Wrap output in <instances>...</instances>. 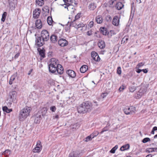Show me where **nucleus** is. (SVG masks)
Returning <instances> with one entry per match:
<instances>
[{
	"label": "nucleus",
	"instance_id": "obj_1",
	"mask_svg": "<svg viewBox=\"0 0 157 157\" xmlns=\"http://www.w3.org/2000/svg\"><path fill=\"white\" fill-rule=\"evenodd\" d=\"M92 103L89 101L83 102L78 107L77 110L80 113H85L90 111L92 108Z\"/></svg>",
	"mask_w": 157,
	"mask_h": 157
},
{
	"label": "nucleus",
	"instance_id": "obj_2",
	"mask_svg": "<svg viewBox=\"0 0 157 157\" xmlns=\"http://www.w3.org/2000/svg\"><path fill=\"white\" fill-rule=\"evenodd\" d=\"M31 108L26 106L21 110L19 112L18 118L20 121H23L29 116L31 110Z\"/></svg>",
	"mask_w": 157,
	"mask_h": 157
},
{
	"label": "nucleus",
	"instance_id": "obj_3",
	"mask_svg": "<svg viewBox=\"0 0 157 157\" xmlns=\"http://www.w3.org/2000/svg\"><path fill=\"white\" fill-rule=\"evenodd\" d=\"M50 63L48 65V68L50 72L54 73L56 72L57 69V65L58 63L55 58H52L51 59Z\"/></svg>",
	"mask_w": 157,
	"mask_h": 157
},
{
	"label": "nucleus",
	"instance_id": "obj_4",
	"mask_svg": "<svg viewBox=\"0 0 157 157\" xmlns=\"http://www.w3.org/2000/svg\"><path fill=\"white\" fill-rule=\"evenodd\" d=\"M17 96V93L15 91H13L10 92L9 94V101L7 103V104L10 105L12 102L16 100Z\"/></svg>",
	"mask_w": 157,
	"mask_h": 157
},
{
	"label": "nucleus",
	"instance_id": "obj_5",
	"mask_svg": "<svg viewBox=\"0 0 157 157\" xmlns=\"http://www.w3.org/2000/svg\"><path fill=\"white\" fill-rule=\"evenodd\" d=\"M124 113L127 115L135 113L136 111V108L132 106L129 107L125 108L124 109Z\"/></svg>",
	"mask_w": 157,
	"mask_h": 157
},
{
	"label": "nucleus",
	"instance_id": "obj_6",
	"mask_svg": "<svg viewBox=\"0 0 157 157\" xmlns=\"http://www.w3.org/2000/svg\"><path fill=\"white\" fill-rule=\"evenodd\" d=\"M40 36L45 41H47L49 39V34L47 30H44L41 32Z\"/></svg>",
	"mask_w": 157,
	"mask_h": 157
},
{
	"label": "nucleus",
	"instance_id": "obj_7",
	"mask_svg": "<svg viewBox=\"0 0 157 157\" xmlns=\"http://www.w3.org/2000/svg\"><path fill=\"white\" fill-rule=\"evenodd\" d=\"M71 25L77 29L81 28L80 29L81 30H82V28L84 26V25L82 23H80L78 24V23H76V22H75V21H73L72 22Z\"/></svg>",
	"mask_w": 157,
	"mask_h": 157
},
{
	"label": "nucleus",
	"instance_id": "obj_8",
	"mask_svg": "<svg viewBox=\"0 0 157 157\" xmlns=\"http://www.w3.org/2000/svg\"><path fill=\"white\" fill-rule=\"evenodd\" d=\"M36 43L37 45L39 47L42 46L45 43V41H46L43 39L41 36L38 37L36 38Z\"/></svg>",
	"mask_w": 157,
	"mask_h": 157
},
{
	"label": "nucleus",
	"instance_id": "obj_9",
	"mask_svg": "<svg viewBox=\"0 0 157 157\" xmlns=\"http://www.w3.org/2000/svg\"><path fill=\"white\" fill-rule=\"evenodd\" d=\"M91 57L93 59L96 61L98 62L100 60V58L98 53L94 52L93 51L91 53Z\"/></svg>",
	"mask_w": 157,
	"mask_h": 157
},
{
	"label": "nucleus",
	"instance_id": "obj_10",
	"mask_svg": "<svg viewBox=\"0 0 157 157\" xmlns=\"http://www.w3.org/2000/svg\"><path fill=\"white\" fill-rule=\"evenodd\" d=\"M59 44L61 47H64L68 44L67 41L65 39L61 38L58 41Z\"/></svg>",
	"mask_w": 157,
	"mask_h": 157
},
{
	"label": "nucleus",
	"instance_id": "obj_11",
	"mask_svg": "<svg viewBox=\"0 0 157 157\" xmlns=\"http://www.w3.org/2000/svg\"><path fill=\"white\" fill-rule=\"evenodd\" d=\"M41 114L40 112L38 113L35 115L34 122L36 124L39 123L42 119Z\"/></svg>",
	"mask_w": 157,
	"mask_h": 157
},
{
	"label": "nucleus",
	"instance_id": "obj_12",
	"mask_svg": "<svg viewBox=\"0 0 157 157\" xmlns=\"http://www.w3.org/2000/svg\"><path fill=\"white\" fill-rule=\"evenodd\" d=\"M41 10L39 8H37L33 12V17L34 18H38L40 13Z\"/></svg>",
	"mask_w": 157,
	"mask_h": 157
},
{
	"label": "nucleus",
	"instance_id": "obj_13",
	"mask_svg": "<svg viewBox=\"0 0 157 157\" xmlns=\"http://www.w3.org/2000/svg\"><path fill=\"white\" fill-rule=\"evenodd\" d=\"M119 23V18L117 16H115L113 19L112 23L113 25L117 26L118 25Z\"/></svg>",
	"mask_w": 157,
	"mask_h": 157
},
{
	"label": "nucleus",
	"instance_id": "obj_14",
	"mask_svg": "<svg viewBox=\"0 0 157 157\" xmlns=\"http://www.w3.org/2000/svg\"><path fill=\"white\" fill-rule=\"evenodd\" d=\"M57 69L56 71H57L58 73L61 75L63 73V67L61 65L59 64L58 63L57 65Z\"/></svg>",
	"mask_w": 157,
	"mask_h": 157
},
{
	"label": "nucleus",
	"instance_id": "obj_15",
	"mask_svg": "<svg viewBox=\"0 0 157 157\" xmlns=\"http://www.w3.org/2000/svg\"><path fill=\"white\" fill-rule=\"evenodd\" d=\"M67 74L70 77L74 78L76 76L75 72L71 70H69L67 71Z\"/></svg>",
	"mask_w": 157,
	"mask_h": 157
},
{
	"label": "nucleus",
	"instance_id": "obj_16",
	"mask_svg": "<svg viewBox=\"0 0 157 157\" xmlns=\"http://www.w3.org/2000/svg\"><path fill=\"white\" fill-rule=\"evenodd\" d=\"M100 31L101 33L104 35H108L109 34L107 29L104 27H101L100 29Z\"/></svg>",
	"mask_w": 157,
	"mask_h": 157
},
{
	"label": "nucleus",
	"instance_id": "obj_17",
	"mask_svg": "<svg viewBox=\"0 0 157 157\" xmlns=\"http://www.w3.org/2000/svg\"><path fill=\"white\" fill-rule=\"evenodd\" d=\"M10 8L11 9L14 10L16 6V0H9Z\"/></svg>",
	"mask_w": 157,
	"mask_h": 157
},
{
	"label": "nucleus",
	"instance_id": "obj_18",
	"mask_svg": "<svg viewBox=\"0 0 157 157\" xmlns=\"http://www.w3.org/2000/svg\"><path fill=\"white\" fill-rule=\"evenodd\" d=\"M35 25L36 28L39 29H40L42 27V23L41 20L38 19L36 20Z\"/></svg>",
	"mask_w": 157,
	"mask_h": 157
},
{
	"label": "nucleus",
	"instance_id": "obj_19",
	"mask_svg": "<svg viewBox=\"0 0 157 157\" xmlns=\"http://www.w3.org/2000/svg\"><path fill=\"white\" fill-rule=\"evenodd\" d=\"M95 21L98 24H101L102 23L103 19L101 15H98L95 18Z\"/></svg>",
	"mask_w": 157,
	"mask_h": 157
},
{
	"label": "nucleus",
	"instance_id": "obj_20",
	"mask_svg": "<svg viewBox=\"0 0 157 157\" xmlns=\"http://www.w3.org/2000/svg\"><path fill=\"white\" fill-rule=\"evenodd\" d=\"M145 92L144 90H143L142 88L140 89L137 93V96H136V98H140L142 95L144 94Z\"/></svg>",
	"mask_w": 157,
	"mask_h": 157
},
{
	"label": "nucleus",
	"instance_id": "obj_21",
	"mask_svg": "<svg viewBox=\"0 0 157 157\" xmlns=\"http://www.w3.org/2000/svg\"><path fill=\"white\" fill-rule=\"evenodd\" d=\"M124 6V5L121 2H119L116 4L115 7L118 10L121 9Z\"/></svg>",
	"mask_w": 157,
	"mask_h": 157
},
{
	"label": "nucleus",
	"instance_id": "obj_22",
	"mask_svg": "<svg viewBox=\"0 0 157 157\" xmlns=\"http://www.w3.org/2000/svg\"><path fill=\"white\" fill-rule=\"evenodd\" d=\"M98 45L101 49H103L105 47V42L103 40H99L98 43Z\"/></svg>",
	"mask_w": 157,
	"mask_h": 157
},
{
	"label": "nucleus",
	"instance_id": "obj_23",
	"mask_svg": "<svg viewBox=\"0 0 157 157\" xmlns=\"http://www.w3.org/2000/svg\"><path fill=\"white\" fill-rule=\"evenodd\" d=\"M57 37L54 34L52 35L50 37V40L51 42L53 43H56L57 40Z\"/></svg>",
	"mask_w": 157,
	"mask_h": 157
},
{
	"label": "nucleus",
	"instance_id": "obj_24",
	"mask_svg": "<svg viewBox=\"0 0 157 157\" xmlns=\"http://www.w3.org/2000/svg\"><path fill=\"white\" fill-rule=\"evenodd\" d=\"M88 69V66L86 65H83L81 66L80 68V71L82 73L85 72Z\"/></svg>",
	"mask_w": 157,
	"mask_h": 157
},
{
	"label": "nucleus",
	"instance_id": "obj_25",
	"mask_svg": "<svg viewBox=\"0 0 157 157\" xmlns=\"http://www.w3.org/2000/svg\"><path fill=\"white\" fill-rule=\"evenodd\" d=\"M130 146L128 144L124 145L122 146L120 148V150L121 151H124L128 149L129 148Z\"/></svg>",
	"mask_w": 157,
	"mask_h": 157
},
{
	"label": "nucleus",
	"instance_id": "obj_26",
	"mask_svg": "<svg viewBox=\"0 0 157 157\" xmlns=\"http://www.w3.org/2000/svg\"><path fill=\"white\" fill-rule=\"evenodd\" d=\"M67 10L71 13L73 12L75 10L74 6L72 5L69 4L68 6Z\"/></svg>",
	"mask_w": 157,
	"mask_h": 157
},
{
	"label": "nucleus",
	"instance_id": "obj_27",
	"mask_svg": "<svg viewBox=\"0 0 157 157\" xmlns=\"http://www.w3.org/2000/svg\"><path fill=\"white\" fill-rule=\"evenodd\" d=\"M68 157H78V154L76 151H73L70 153Z\"/></svg>",
	"mask_w": 157,
	"mask_h": 157
},
{
	"label": "nucleus",
	"instance_id": "obj_28",
	"mask_svg": "<svg viewBox=\"0 0 157 157\" xmlns=\"http://www.w3.org/2000/svg\"><path fill=\"white\" fill-rule=\"evenodd\" d=\"M10 150L9 149L6 150L2 153V155H4L5 157H8L10 154Z\"/></svg>",
	"mask_w": 157,
	"mask_h": 157
},
{
	"label": "nucleus",
	"instance_id": "obj_29",
	"mask_svg": "<svg viewBox=\"0 0 157 157\" xmlns=\"http://www.w3.org/2000/svg\"><path fill=\"white\" fill-rule=\"evenodd\" d=\"M36 5L39 6H42L44 3V0H36Z\"/></svg>",
	"mask_w": 157,
	"mask_h": 157
},
{
	"label": "nucleus",
	"instance_id": "obj_30",
	"mask_svg": "<svg viewBox=\"0 0 157 157\" xmlns=\"http://www.w3.org/2000/svg\"><path fill=\"white\" fill-rule=\"evenodd\" d=\"M42 148L40 147L36 146L33 149V152L34 153L39 152L41 151L42 150Z\"/></svg>",
	"mask_w": 157,
	"mask_h": 157
},
{
	"label": "nucleus",
	"instance_id": "obj_31",
	"mask_svg": "<svg viewBox=\"0 0 157 157\" xmlns=\"http://www.w3.org/2000/svg\"><path fill=\"white\" fill-rule=\"evenodd\" d=\"M2 110L4 112L6 113H9L12 111V109H9L6 106L2 107Z\"/></svg>",
	"mask_w": 157,
	"mask_h": 157
},
{
	"label": "nucleus",
	"instance_id": "obj_32",
	"mask_svg": "<svg viewBox=\"0 0 157 157\" xmlns=\"http://www.w3.org/2000/svg\"><path fill=\"white\" fill-rule=\"evenodd\" d=\"M47 108L46 107L43 108L41 110V116L43 117L44 116L47 112Z\"/></svg>",
	"mask_w": 157,
	"mask_h": 157
},
{
	"label": "nucleus",
	"instance_id": "obj_33",
	"mask_svg": "<svg viewBox=\"0 0 157 157\" xmlns=\"http://www.w3.org/2000/svg\"><path fill=\"white\" fill-rule=\"evenodd\" d=\"M88 7L90 10H93L95 9L96 6L94 3H91L89 4Z\"/></svg>",
	"mask_w": 157,
	"mask_h": 157
},
{
	"label": "nucleus",
	"instance_id": "obj_34",
	"mask_svg": "<svg viewBox=\"0 0 157 157\" xmlns=\"http://www.w3.org/2000/svg\"><path fill=\"white\" fill-rule=\"evenodd\" d=\"M115 1L113 0H110L109 2V6L110 7H113L115 6Z\"/></svg>",
	"mask_w": 157,
	"mask_h": 157
},
{
	"label": "nucleus",
	"instance_id": "obj_35",
	"mask_svg": "<svg viewBox=\"0 0 157 157\" xmlns=\"http://www.w3.org/2000/svg\"><path fill=\"white\" fill-rule=\"evenodd\" d=\"M39 55L42 58L45 57L44 50L43 49L40 50L39 52Z\"/></svg>",
	"mask_w": 157,
	"mask_h": 157
},
{
	"label": "nucleus",
	"instance_id": "obj_36",
	"mask_svg": "<svg viewBox=\"0 0 157 157\" xmlns=\"http://www.w3.org/2000/svg\"><path fill=\"white\" fill-rule=\"evenodd\" d=\"M128 40V37L127 36H125L123 38L121 41V44H124L126 43Z\"/></svg>",
	"mask_w": 157,
	"mask_h": 157
},
{
	"label": "nucleus",
	"instance_id": "obj_37",
	"mask_svg": "<svg viewBox=\"0 0 157 157\" xmlns=\"http://www.w3.org/2000/svg\"><path fill=\"white\" fill-rule=\"evenodd\" d=\"M52 20L51 17H48L47 18V22L48 24L49 25H51L52 23Z\"/></svg>",
	"mask_w": 157,
	"mask_h": 157
},
{
	"label": "nucleus",
	"instance_id": "obj_38",
	"mask_svg": "<svg viewBox=\"0 0 157 157\" xmlns=\"http://www.w3.org/2000/svg\"><path fill=\"white\" fill-rule=\"evenodd\" d=\"M7 15V13L6 12H4L2 14V18H1V21L3 22H4L6 17Z\"/></svg>",
	"mask_w": 157,
	"mask_h": 157
},
{
	"label": "nucleus",
	"instance_id": "obj_39",
	"mask_svg": "<svg viewBox=\"0 0 157 157\" xmlns=\"http://www.w3.org/2000/svg\"><path fill=\"white\" fill-rule=\"evenodd\" d=\"M118 147V146L117 145L115 146L110 151V152L112 153H114L116 150L117 149Z\"/></svg>",
	"mask_w": 157,
	"mask_h": 157
},
{
	"label": "nucleus",
	"instance_id": "obj_40",
	"mask_svg": "<svg viewBox=\"0 0 157 157\" xmlns=\"http://www.w3.org/2000/svg\"><path fill=\"white\" fill-rule=\"evenodd\" d=\"M15 79V77L14 75H12L10 77L9 80V83L10 85H11L12 84L13 81H14Z\"/></svg>",
	"mask_w": 157,
	"mask_h": 157
},
{
	"label": "nucleus",
	"instance_id": "obj_41",
	"mask_svg": "<svg viewBox=\"0 0 157 157\" xmlns=\"http://www.w3.org/2000/svg\"><path fill=\"white\" fill-rule=\"evenodd\" d=\"M99 134L98 132L97 131H94L90 135L92 138H93L94 137L97 136Z\"/></svg>",
	"mask_w": 157,
	"mask_h": 157
},
{
	"label": "nucleus",
	"instance_id": "obj_42",
	"mask_svg": "<svg viewBox=\"0 0 157 157\" xmlns=\"http://www.w3.org/2000/svg\"><path fill=\"white\" fill-rule=\"evenodd\" d=\"M129 90L131 92H133L136 90V87L134 86H130L129 87Z\"/></svg>",
	"mask_w": 157,
	"mask_h": 157
},
{
	"label": "nucleus",
	"instance_id": "obj_43",
	"mask_svg": "<svg viewBox=\"0 0 157 157\" xmlns=\"http://www.w3.org/2000/svg\"><path fill=\"white\" fill-rule=\"evenodd\" d=\"M92 139L91 135H90L89 136H87L86 137L85 139H84V140L86 142H87L88 141H89Z\"/></svg>",
	"mask_w": 157,
	"mask_h": 157
},
{
	"label": "nucleus",
	"instance_id": "obj_44",
	"mask_svg": "<svg viewBox=\"0 0 157 157\" xmlns=\"http://www.w3.org/2000/svg\"><path fill=\"white\" fill-rule=\"evenodd\" d=\"M81 14L80 13H78L77 14L75 17V19L73 21H75V22H76V21L78 19L81 17Z\"/></svg>",
	"mask_w": 157,
	"mask_h": 157
},
{
	"label": "nucleus",
	"instance_id": "obj_45",
	"mask_svg": "<svg viewBox=\"0 0 157 157\" xmlns=\"http://www.w3.org/2000/svg\"><path fill=\"white\" fill-rule=\"evenodd\" d=\"M121 67H119L117 68V73L119 75H121Z\"/></svg>",
	"mask_w": 157,
	"mask_h": 157
},
{
	"label": "nucleus",
	"instance_id": "obj_46",
	"mask_svg": "<svg viewBox=\"0 0 157 157\" xmlns=\"http://www.w3.org/2000/svg\"><path fill=\"white\" fill-rule=\"evenodd\" d=\"M112 19V17L110 15H108L105 17V20L107 21H111Z\"/></svg>",
	"mask_w": 157,
	"mask_h": 157
},
{
	"label": "nucleus",
	"instance_id": "obj_47",
	"mask_svg": "<svg viewBox=\"0 0 157 157\" xmlns=\"http://www.w3.org/2000/svg\"><path fill=\"white\" fill-rule=\"evenodd\" d=\"M36 146L40 147L42 148L41 143L40 141L38 140L37 141L36 144Z\"/></svg>",
	"mask_w": 157,
	"mask_h": 157
},
{
	"label": "nucleus",
	"instance_id": "obj_48",
	"mask_svg": "<svg viewBox=\"0 0 157 157\" xmlns=\"http://www.w3.org/2000/svg\"><path fill=\"white\" fill-rule=\"evenodd\" d=\"M155 148H148V152H152L155 151Z\"/></svg>",
	"mask_w": 157,
	"mask_h": 157
},
{
	"label": "nucleus",
	"instance_id": "obj_49",
	"mask_svg": "<svg viewBox=\"0 0 157 157\" xmlns=\"http://www.w3.org/2000/svg\"><path fill=\"white\" fill-rule=\"evenodd\" d=\"M107 94H107V93H103L102 94H101V98H105V97H106L107 96Z\"/></svg>",
	"mask_w": 157,
	"mask_h": 157
},
{
	"label": "nucleus",
	"instance_id": "obj_50",
	"mask_svg": "<svg viewBox=\"0 0 157 157\" xmlns=\"http://www.w3.org/2000/svg\"><path fill=\"white\" fill-rule=\"evenodd\" d=\"M157 130V127L155 126L154 127L152 130L151 132V133L154 134V132L155 131Z\"/></svg>",
	"mask_w": 157,
	"mask_h": 157
},
{
	"label": "nucleus",
	"instance_id": "obj_51",
	"mask_svg": "<svg viewBox=\"0 0 157 157\" xmlns=\"http://www.w3.org/2000/svg\"><path fill=\"white\" fill-rule=\"evenodd\" d=\"M94 25V21H91L89 22V23L88 24V26L90 28H91Z\"/></svg>",
	"mask_w": 157,
	"mask_h": 157
},
{
	"label": "nucleus",
	"instance_id": "obj_52",
	"mask_svg": "<svg viewBox=\"0 0 157 157\" xmlns=\"http://www.w3.org/2000/svg\"><path fill=\"white\" fill-rule=\"evenodd\" d=\"M50 110L53 112H55L56 110V107L54 106H52L50 107Z\"/></svg>",
	"mask_w": 157,
	"mask_h": 157
},
{
	"label": "nucleus",
	"instance_id": "obj_53",
	"mask_svg": "<svg viewBox=\"0 0 157 157\" xmlns=\"http://www.w3.org/2000/svg\"><path fill=\"white\" fill-rule=\"evenodd\" d=\"M58 106L59 107H63V103H62V102H58Z\"/></svg>",
	"mask_w": 157,
	"mask_h": 157
},
{
	"label": "nucleus",
	"instance_id": "obj_54",
	"mask_svg": "<svg viewBox=\"0 0 157 157\" xmlns=\"http://www.w3.org/2000/svg\"><path fill=\"white\" fill-rule=\"evenodd\" d=\"M54 34L56 36V37H57V39L58 38H60L61 37L60 35L58 33H56Z\"/></svg>",
	"mask_w": 157,
	"mask_h": 157
},
{
	"label": "nucleus",
	"instance_id": "obj_55",
	"mask_svg": "<svg viewBox=\"0 0 157 157\" xmlns=\"http://www.w3.org/2000/svg\"><path fill=\"white\" fill-rule=\"evenodd\" d=\"M125 89L124 87L122 86H121L120 87L119 90L120 91H123V90Z\"/></svg>",
	"mask_w": 157,
	"mask_h": 157
},
{
	"label": "nucleus",
	"instance_id": "obj_56",
	"mask_svg": "<svg viewBox=\"0 0 157 157\" xmlns=\"http://www.w3.org/2000/svg\"><path fill=\"white\" fill-rule=\"evenodd\" d=\"M60 5H62L63 6H64L65 8H67V9L68 5L66 4H60Z\"/></svg>",
	"mask_w": 157,
	"mask_h": 157
},
{
	"label": "nucleus",
	"instance_id": "obj_57",
	"mask_svg": "<svg viewBox=\"0 0 157 157\" xmlns=\"http://www.w3.org/2000/svg\"><path fill=\"white\" fill-rule=\"evenodd\" d=\"M142 142L144 143H145L147 142V137L144 138L142 140Z\"/></svg>",
	"mask_w": 157,
	"mask_h": 157
},
{
	"label": "nucleus",
	"instance_id": "obj_58",
	"mask_svg": "<svg viewBox=\"0 0 157 157\" xmlns=\"http://www.w3.org/2000/svg\"><path fill=\"white\" fill-rule=\"evenodd\" d=\"M19 55H20V53H17L14 56V58L15 59L17 58L18 57V56H19Z\"/></svg>",
	"mask_w": 157,
	"mask_h": 157
},
{
	"label": "nucleus",
	"instance_id": "obj_59",
	"mask_svg": "<svg viewBox=\"0 0 157 157\" xmlns=\"http://www.w3.org/2000/svg\"><path fill=\"white\" fill-rule=\"evenodd\" d=\"M87 34L88 36H90L92 35V32L91 31H88L87 32Z\"/></svg>",
	"mask_w": 157,
	"mask_h": 157
},
{
	"label": "nucleus",
	"instance_id": "obj_60",
	"mask_svg": "<svg viewBox=\"0 0 157 157\" xmlns=\"http://www.w3.org/2000/svg\"><path fill=\"white\" fill-rule=\"evenodd\" d=\"M143 64H142V63H139L138 64L137 66L138 67H141V66H143Z\"/></svg>",
	"mask_w": 157,
	"mask_h": 157
},
{
	"label": "nucleus",
	"instance_id": "obj_61",
	"mask_svg": "<svg viewBox=\"0 0 157 157\" xmlns=\"http://www.w3.org/2000/svg\"><path fill=\"white\" fill-rule=\"evenodd\" d=\"M142 71V70L138 69L136 70V71L137 73H140Z\"/></svg>",
	"mask_w": 157,
	"mask_h": 157
},
{
	"label": "nucleus",
	"instance_id": "obj_62",
	"mask_svg": "<svg viewBox=\"0 0 157 157\" xmlns=\"http://www.w3.org/2000/svg\"><path fill=\"white\" fill-rule=\"evenodd\" d=\"M105 128H104L102 129V131L101 132V134L102 133L104 132L105 131L107 130L105 129Z\"/></svg>",
	"mask_w": 157,
	"mask_h": 157
},
{
	"label": "nucleus",
	"instance_id": "obj_63",
	"mask_svg": "<svg viewBox=\"0 0 157 157\" xmlns=\"http://www.w3.org/2000/svg\"><path fill=\"white\" fill-rule=\"evenodd\" d=\"M142 71H143L144 73H147V70L146 69H142Z\"/></svg>",
	"mask_w": 157,
	"mask_h": 157
},
{
	"label": "nucleus",
	"instance_id": "obj_64",
	"mask_svg": "<svg viewBox=\"0 0 157 157\" xmlns=\"http://www.w3.org/2000/svg\"><path fill=\"white\" fill-rule=\"evenodd\" d=\"M65 30H66V31H68L69 29V26H66L65 27Z\"/></svg>",
	"mask_w": 157,
	"mask_h": 157
}]
</instances>
